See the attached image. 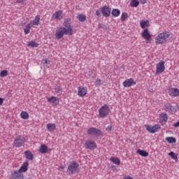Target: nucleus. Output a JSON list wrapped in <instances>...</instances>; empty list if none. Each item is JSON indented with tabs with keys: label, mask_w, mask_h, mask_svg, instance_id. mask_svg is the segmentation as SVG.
<instances>
[{
	"label": "nucleus",
	"mask_w": 179,
	"mask_h": 179,
	"mask_svg": "<svg viewBox=\"0 0 179 179\" xmlns=\"http://www.w3.org/2000/svg\"><path fill=\"white\" fill-rule=\"evenodd\" d=\"M166 67L164 66V61H161L157 64L156 73H163Z\"/></svg>",
	"instance_id": "obj_11"
},
{
	"label": "nucleus",
	"mask_w": 179,
	"mask_h": 179,
	"mask_svg": "<svg viewBox=\"0 0 179 179\" xmlns=\"http://www.w3.org/2000/svg\"><path fill=\"white\" fill-rule=\"evenodd\" d=\"M97 145L93 141H87L85 142V149H90V150H94Z\"/></svg>",
	"instance_id": "obj_10"
},
{
	"label": "nucleus",
	"mask_w": 179,
	"mask_h": 179,
	"mask_svg": "<svg viewBox=\"0 0 179 179\" xmlns=\"http://www.w3.org/2000/svg\"><path fill=\"white\" fill-rule=\"evenodd\" d=\"M96 85H99L100 86V85H101V80L96 79Z\"/></svg>",
	"instance_id": "obj_42"
},
{
	"label": "nucleus",
	"mask_w": 179,
	"mask_h": 179,
	"mask_svg": "<svg viewBox=\"0 0 179 179\" xmlns=\"http://www.w3.org/2000/svg\"><path fill=\"white\" fill-rule=\"evenodd\" d=\"M87 93V90L86 88L83 87H78V94L80 96V97H84V96H86V94Z\"/></svg>",
	"instance_id": "obj_17"
},
{
	"label": "nucleus",
	"mask_w": 179,
	"mask_h": 179,
	"mask_svg": "<svg viewBox=\"0 0 179 179\" xmlns=\"http://www.w3.org/2000/svg\"><path fill=\"white\" fill-rule=\"evenodd\" d=\"M95 15L98 16V17H101V13H100V10H96L95 12Z\"/></svg>",
	"instance_id": "obj_41"
},
{
	"label": "nucleus",
	"mask_w": 179,
	"mask_h": 179,
	"mask_svg": "<svg viewBox=\"0 0 179 179\" xmlns=\"http://www.w3.org/2000/svg\"><path fill=\"white\" fill-rule=\"evenodd\" d=\"M137 153L140 155V156H142V157H148V156H149V152L141 149L137 150Z\"/></svg>",
	"instance_id": "obj_22"
},
{
	"label": "nucleus",
	"mask_w": 179,
	"mask_h": 179,
	"mask_svg": "<svg viewBox=\"0 0 179 179\" xmlns=\"http://www.w3.org/2000/svg\"><path fill=\"white\" fill-rule=\"evenodd\" d=\"M64 169H65V167H64V166H60L59 168V170H64Z\"/></svg>",
	"instance_id": "obj_48"
},
{
	"label": "nucleus",
	"mask_w": 179,
	"mask_h": 179,
	"mask_svg": "<svg viewBox=\"0 0 179 179\" xmlns=\"http://www.w3.org/2000/svg\"><path fill=\"white\" fill-rule=\"evenodd\" d=\"M169 96L177 97V96H179V90L178 88H171L169 90Z\"/></svg>",
	"instance_id": "obj_18"
},
{
	"label": "nucleus",
	"mask_w": 179,
	"mask_h": 179,
	"mask_svg": "<svg viewBox=\"0 0 179 179\" xmlns=\"http://www.w3.org/2000/svg\"><path fill=\"white\" fill-rule=\"evenodd\" d=\"M26 142V138L21 135L17 136L14 140V146L15 148H22V145Z\"/></svg>",
	"instance_id": "obj_6"
},
{
	"label": "nucleus",
	"mask_w": 179,
	"mask_h": 179,
	"mask_svg": "<svg viewBox=\"0 0 179 179\" xmlns=\"http://www.w3.org/2000/svg\"><path fill=\"white\" fill-rule=\"evenodd\" d=\"M78 20L80 22H86V15H85L83 14H80L78 15Z\"/></svg>",
	"instance_id": "obj_36"
},
{
	"label": "nucleus",
	"mask_w": 179,
	"mask_h": 179,
	"mask_svg": "<svg viewBox=\"0 0 179 179\" xmlns=\"http://www.w3.org/2000/svg\"><path fill=\"white\" fill-rule=\"evenodd\" d=\"M141 36L143 38H145V40L149 41L150 38H152V35L150 34V32H149V29H145L143 32L141 33Z\"/></svg>",
	"instance_id": "obj_14"
},
{
	"label": "nucleus",
	"mask_w": 179,
	"mask_h": 179,
	"mask_svg": "<svg viewBox=\"0 0 179 179\" xmlns=\"http://www.w3.org/2000/svg\"><path fill=\"white\" fill-rule=\"evenodd\" d=\"M98 28L103 29V30H108V27L104 24H99Z\"/></svg>",
	"instance_id": "obj_38"
},
{
	"label": "nucleus",
	"mask_w": 179,
	"mask_h": 179,
	"mask_svg": "<svg viewBox=\"0 0 179 179\" xmlns=\"http://www.w3.org/2000/svg\"><path fill=\"white\" fill-rule=\"evenodd\" d=\"M140 2L142 5H145V3H146V0H140Z\"/></svg>",
	"instance_id": "obj_45"
},
{
	"label": "nucleus",
	"mask_w": 179,
	"mask_h": 179,
	"mask_svg": "<svg viewBox=\"0 0 179 179\" xmlns=\"http://www.w3.org/2000/svg\"><path fill=\"white\" fill-rule=\"evenodd\" d=\"M25 157L27 160H33L34 159V155L31 153V152L27 150L24 152Z\"/></svg>",
	"instance_id": "obj_23"
},
{
	"label": "nucleus",
	"mask_w": 179,
	"mask_h": 179,
	"mask_svg": "<svg viewBox=\"0 0 179 179\" xmlns=\"http://www.w3.org/2000/svg\"><path fill=\"white\" fill-rule=\"evenodd\" d=\"M159 118H162V122H163V121L164 122H167L169 120V116L167 115V113H162L159 115Z\"/></svg>",
	"instance_id": "obj_26"
},
{
	"label": "nucleus",
	"mask_w": 179,
	"mask_h": 179,
	"mask_svg": "<svg viewBox=\"0 0 179 179\" xmlns=\"http://www.w3.org/2000/svg\"><path fill=\"white\" fill-rule=\"evenodd\" d=\"M169 156H171L173 160H178V154L175 153L174 152H171L169 154Z\"/></svg>",
	"instance_id": "obj_30"
},
{
	"label": "nucleus",
	"mask_w": 179,
	"mask_h": 179,
	"mask_svg": "<svg viewBox=\"0 0 179 179\" xmlns=\"http://www.w3.org/2000/svg\"><path fill=\"white\" fill-rule=\"evenodd\" d=\"M169 37H170V32L167 31L162 32L155 38V43L157 45L159 44H166Z\"/></svg>",
	"instance_id": "obj_1"
},
{
	"label": "nucleus",
	"mask_w": 179,
	"mask_h": 179,
	"mask_svg": "<svg viewBox=\"0 0 179 179\" xmlns=\"http://www.w3.org/2000/svg\"><path fill=\"white\" fill-rule=\"evenodd\" d=\"M110 160L114 164H117V166H120V164H121V161L117 157H110Z\"/></svg>",
	"instance_id": "obj_25"
},
{
	"label": "nucleus",
	"mask_w": 179,
	"mask_h": 179,
	"mask_svg": "<svg viewBox=\"0 0 179 179\" xmlns=\"http://www.w3.org/2000/svg\"><path fill=\"white\" fill-rule=\"evenodd\" d=\"M130 6H131L132 8H138V6H139V1L132 0L130 2Z\"/></svg>",
	"instance_id": "obj_29"
},
{
	"label": "nucleus",
	"mask_w": 179,
	"mask_h": 179,
	"mask_svg": "<svg viewBox=\"0 0 179 179\" xmlns=\"http://www.w3.org/2000/svg\"><path fill=\"white\" fill-rule=\"evenodd\" d=\"M111 15L113 17H118V15H121V11L118 8H113L111 11Z\"/></svg>",
	"instance_id": "obj_24"
},
{
	"label": "nucleus",
	"mask_w": 179,
	"mask_h": 179,
	"mask_svg": "<svg viewBox=\"0 0 179 179\" xmlns=\"http://www.w3.org/2000/svg\"><path fill=\"white\" fill-rule=\"evenodd\" d=\"M29 170V162L26 161L23 163L18 171H15L17 173H26Z\"/></svg>",
	"instance_id": "obj_16"
},
{
	"label": "nucleus",
	"mask_w": 179,
	"mask_h": 179,
	"mask_svg": "<svg viewBox=\"0 0 179 179\" xmlns=\"http://www.w3.org/2000/svg\"><path fill=\"white\" fill-rule=\"evenodd\" d=\"M39 153H42V155H45L48 152V147L46 145H41L38 150Z\"/></svg>",
	"instance_id": "obj_21"
},
{
	"label": "nucleus",
	"mask_w": 179,
	"mask_h": 179,
	"mask_svg": "<svg viewBox=\"0 0 179 179\" xmlns=\"http://www.w3.org/2000/svg\"><path fill=\"white\" fill-rule=\"evenodd\" d=\"M22 2H23V0H17L15 3H22Z\"/></svg>",
	"instance_id": "obj_47"
},
{
	"label": "nucleus",
	"mask_w": 179,
	"mask_h": 179,
	"mask_svg": "<svg viewBox=\"0 0 179 179\" xmlns=\"http://www.w3.org/2000/svg\"><path fill=\"white\" fill-rule=\"evenodd\" d=\"M56 93H61L62 92V88L61 87H57L55 89Z\"/></svg>",
	"instance_id": "obj_40"
},
{
	"label": "nucleus",
	"mask_w": 179,
	"mask_h": 179,
	"mask_svg": "<svg viewBox=\"0 0 179 179\" xmlns=\"http://www.w3.org/2000/svg\"><path fill=\"white\" fill-rule=\"evenodd\" d=\"M106 131H111L113 129V126L109 125L108 127H106Z\"/></svg>",
	"instance_id": "obj_43"
},
{
	"label": "nucleus",
	"mask_w": 179,
	"mask_h": 179,
	"mask_svg": "<svg viewBox=\"0 0 179 179\" xmlns=\"http://www.w3.org/2000/svg\"><path fill=\"white\" fill-rule=\"evenodd\" d=\"M34 26H38L40 24V15H36L35 19L32 21Z\"/></svg>",
	"instance_id": "obj_28"
},
{
	"label": "nucleus",
	"mask_w": 179,
	"mask_h": 179,
	"mask_svg": "<svg viewBox=\"0 0 179 179\" xmlns=\"http://www.w3.org/2000/svg\"><path fill=\"white\" fill-rule=\"evenodd\" d=\"M53 17L57 20H61V19H62V10H59L58 11H56L53 14Z\"/></svg>",
	"instance_id": "obj_20"
},
{
	"label": "nucleus",
	"mask_w": 179,
	"mask_h": 179,
	"mask_svg": "<svg viewBox=\"0 0 179 179\" xmlns=\"http://www.w3.org/2000/svg\"><path fill=\"white\" fill-rule=\"evenodd\" d=\"M166 141H167L168 143H176L177 142V139L174 137H166Z\"/></svg>",
	"instance_id": "obj_32"
},
{
	"label": "nucleus",
	"mask_w": 179,
	"mask_h": 179,
	"mask_svg": "<svg viewBox=\"0 0 179 179\" xmlns=\"http://www.w3.org/2000/svg\"><path fill=\"white\" fill-rule=\"evenodd\" d=\"M3 100H5L3 99V98L0 97V106H2V104H3Z\"/></svg>",
	"instance_id": "obj_44"
},
{
	"label": "nucleus",
	"mask_w": 179,
	"mask_h": 179,
	"mask_svg": "<svg viewBox=\"0 0 179 179\" xmlns=\"http://www.w3.org/2000/svg\"><path fill=\"white\" fill-rule=\"evenodd\" d=\"M101 13L104 17H110V15H111V8L108 6H103L101 8Z\"/></svg>",
	"instance_id": "obj_8"
},
{
	"label": "nucleus",
	"mask_w": 179,
	"mask_h": 179,
	"mask_svg": "<svg viewBox=\"0 0 179 179\" xmlns=\"http://www.w3.org/2000/svg\"><path fill=\"white\" fill-rule=\"evenodd\" d=\"M178 108H179V106H178Z\"/></svg>",
	"instance_id": "obj_50"
},
{
	"label": "nucleus",
	"mask_w": 179,
	"mask_h": 179,
	"mask_svg": "<svg viewBox=\"0 0 179 179\" xmlns=\"http://www.w3.org/2000/svg\"><path fill=\"white\" fill-rule=\"evenodd\" d=\"M112 169H113V170H117V168L115 167V166H112Z\"/></svg>",
	"instance_id": "obj_49"
},
{
	"label": "nucleus",
	"mask_w": 179,
	"mask_h": 179,
	"mask_svg": "<svg viewBox=\"0 0 179 179\" xmlns=\"http://www.w3.org/2000/svg\"><path fill=\"white\" fill-rule=\"evenodd\" d=\"M43 64H50V60H48V59H46L45 60V62H43Z\"/></svg>",
	"instance_id": "obj_46"
},
{
	"label": "nucleus",
	"mask_w": 179,
	"mask_h": 179,
	"mask_svg": "<svg viewBox=\"0 0 179 179\" xmlns=\"http://www.w3.org/2000/svg\"><path fill=\"white\" fill-rule=\"evenodd\" d=\"M87 134L92 135L93 136H101L103 131L96 127H91L87 129Z\"/></svg>",
	"instance_id": "obj_5"
},
{
	"label": "nucleus",
	"mask_w": 179,
	"mask_h": 179,
	"mask_svg": "<svg viewBox=\"0 0 179 179\" xmlns=\"http://www.w3.org/2000/svg\"><path fill=\"white\" fill-rule=\"evenodd\" d=\"M1 78H5V76H8V71L7 70H3L0 73Z\"/></svg>",
	"instance_id": "obj_39"
},
{
	"label": "nucleus",
	"mask_w": 179,
	"mask_h": 179,
	"mask_svg": "<svg viewBox=\"0 0 179 179\" xmlns=\"http://www.w3.org/2000/svg\"><path fill=\"white\" fill-rule=\"evenodd\" d=\"M48 103H55V101H59L58 98L56 96H51L50 98H48Z\"/></svg>",
	"instance_id": "obj_35"
},
{
	"label": "nucleus",
	"mask_w": 179,
	"mask_h": 179,
	"mask_svg": "<svg viewBox=\"0 0 179 179\" xmlns=\"http://www.w3.org/2000/svg\"><path fill=\"white\" fill-rule=\"evenodd\" d=\"M140 26L141 29H146V27H149V20L141 21Z\"/></svg>",
	"instance_id": "obj_27"
},
{
	"label": "nucleus",
	"mask_w": 179,
	"mask_h": 179,
	"mask_svg": "<svg viewBox=\"0 0 179 179\" xmlns=\"http://www.w3.org/2000/svg\"><path fill=\"white\" fill-rule=\"evenodd\" d=\"M64 34L69 36H72L73 34V32H71V29H67L66 27H60V29L56 30L55 36L58 40L64 37Z\"/></svg>",
	"instance_id": "obj_3"
},
{
	"label": "nucleus",
	"mask_w": 179,
	"mask_h": 179,
	"mask_svg": "<svg viewBox=\"0 0 179 179\" xmlns=\"http://www.w3.org/2000/svg\"><path fill=\"white\" fill-rule=\"evenodd\" d=\"M136 85V82L133 78H129L123 82L124 87H131V86H134Z\"/></svg>",
	"instance_id": "obj_13"
},
{
	"label": "nucleus",
	"mask_w": 179,
	"mask_h": 179,
	"mask_svg": "<svg viewBox=\"0 0 179 179\" xmlns=\"http://www.w3.org/2000/svg\"><path fill=\"white\" fill-rule=\"evenodd\" d=\"M110 112V107L107 104H104L99 110L100 118H106Z\"/></svg>",
	"instance_id": "obj_4"
},
{
	"label": "nucleus",
	"mask_w": 179,
	"mask_h": 179,
	"mask_svg": "<svg viewBox=\"0 0 179 179\" xmlns=\"http://www.w3.org/2000/svg\"><path fill=\"white\" fill-rule=\"evenodd\" d=\"M163 109L166 113H169L170 114H173V113H177V108L170 103H165L164 105Z\"/></svg>",
	"instance_id": "obj_7"
},
{
	"label": "nucleus",
	"mask_w": 179,
	"mask_h": 179,
	"mask_svg": "<svg viewBox=\"0 0 179 179\" xmlns=\"http://www.w3.org/2000/svg\"><path fill=\"white\" fill-rule=\"evenodd\" d=\"M128 19V13H122L121 15V20L122 22H124Z\"/></svg>",
	"instance_id": "obj_37"
},
{
	"label": "nucleus",
	"mask_w": 179,
	"mask_h": 179,
	"mask_svg": "<svg viewBox=\"0 0 179 179\" xmlns=\"http://www.w3.org/2000/svg\"><path fill=\"white\" fill-rule=\"evenodd\" d=\"M71 18H66L64 19V22L63 23V26L66 28L67 30H71V33H73V31L72 29V27L71 26Z\"/></svg>",
	"instance_id": "obj_15"
},
{
	"label": "nucleus",
	"mask_w": 179,
	"mask_h": 179,
	"mask_svg": "<svg viewBox=\"0 0 179 179\" xmlns=\"http://www.w3.org/2000/svg\"><path fill=\"white\" fill-rule=\"evenodd\" d=\"M46 128L48 132H52V131H55L57 129V124H55V123H48L46 125Z\"/></svg>",
	"instance_id": "obj_19"
},
{
	"label": "nucleus",
	"mask_w": 179,
	"mask_h": 179,
	"mask_svg": "<svg viewBox=\"0 0 179 179\" xmlns=\"http://www.w3.org/2000/svg\"><path fill=\"white\" fill-rule=\"evenodd\" d=\"M9 179H24V176L22 173L15 171L11 173Z\"/></svg>",
	"instance_id": "obj_12"
},
{
	"label": "nucleus",
	"mask_w": 179,
	"mask_h": 179,
	"mask_svg": "<svg viewBox=\"0 0 179 179\" xmlns=\"http://www.w3.org/2000/svg\"><path fill=\"white\" fill-rule=\"evenodd\" d=\"M30 29H31V23L27 24L25 29H24V33L25 34H29L30 33Z\"/></svg>",
	"instance_id": "obj_31"
},
{
	"label": "nucleus",
	"mask_w": 179,
	"mask_h": 179,
	"mask_svg": "<svg viewBox=\"0 0 179 179\" xmlns=\"http://www.w3.org/2000/svg\"><path fill=\"white\" fill-rule=\"evenodd\" d=\"M28 47L37 48L38 47V43H36L34 41H29Z\"/></svg>",
	"instance_id": "obj_34"
},
{
	"label": "nucleus",
	"mask_w": 179,
	"mask_h": 179,
	"mask_svg": "<svg viewBox=\"0 0 179 179\" xmlns=\"http://www.w3.org/2000/svg\"><path fill=\"white\" fill-rule=\"evenodd\" d=\"M145 128L147 131H148V132H150V134H156V132H157L159 129H160V125L155 124L153 127H152L150 125L147 124L145 125Z\"/></svg>",
	"instance_id": "obj_9"
},
{
	"label": "nucleus",
	"mask_w": 179,
	"mask_h": 179,
	"mask_svg": "<svg viewBox=\"0 0 179 179\" xmlns=\"http://www.w3.org/2000/svg\"><path fill=\"white\" fill-rule=\"evenodd\" d=\"M20 116L22 120H29V113H27L26 111H22Z\"/></svg>",
	"instance_id": "obj_33"
},
{
	"label": "nucleus",
	"mask_w": 179,
	"mask_h": 179,
	"mask_svg": "<svg viewBox=\"0 0 179 179\" xmlns=\"http://www.w3.org/2000/svg\"><path fill=\"white\" fill-rule=\"evenodd\" d=\"M66 173L70 176L79 173V164L73 161L68 166Z\"/></svg>",
	"instance_id": "obj_2"
}]
</instances>
